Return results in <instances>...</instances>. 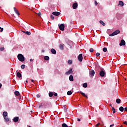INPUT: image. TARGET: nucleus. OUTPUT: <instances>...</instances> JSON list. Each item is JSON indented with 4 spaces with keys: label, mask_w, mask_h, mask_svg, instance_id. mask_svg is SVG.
<instances>
[{
    "label": "nucleus",
    "mask_w": 127,
    "mask_h": 127,
    "mask_svg": "<svg viewBox=\"0 0 127 127\" xmlns=\"http://www.w3.org/2000/svg\"><path fill=\"white\" fill-rule=\"evenodd\" d=\"M44 59H45V60H49V57H48V56H45L44 57Z\"/></svg>",
    "instance_id": "nucleus-29"
},
{
    "label": "nucleus",
    "mask_w": 127,
    "mask_h": 127,
    "mask_svg": "<svg viewBox=\"0 0 127 127\" xmlns=\"http://www.w3.org/2000/svg\"><path fill=\"white\" fill-rule=\"evenodd\" d=\"M59 27L60 30H62V31H64V29L65 28V25H64V24H61V25L59 24Z\"/></svg>",
    "instance_id": "nucleus-3"
},
{
    "label": "nucleus",
    "mask_w": 127,
    "mask_h": 127,
    "mask_svg": "<svg viewBox=\"0 0 127 127\" xmlns=\"http://www.w3.org/2000/svg\"><path fill=\"white\" fill-rule=\"evenodd\" d=\"M80 94H81V95H82V96H83L84 97H85L86 98H88V96H87L86 94H85V93H84V92H80Z\"/></svg>",
    "instance_id": "nucleus-20"
},
{
    "label": "nucleus",
    "mask_w": 127,
    "mask_h": 127,
    "mask_svg": "<svg viewBox=\"0 0 127 127\" xmlns=\"http://www.w3.org/2000/svg\"><path fill=\"white\" fill-rule=\"evenodd\" d=\"M124 125H127V121L124 122Z\"/></svg>",
    "instance_id": "nucleus-42"
},
{
    "label": "nucleus",
    "mask_w": 127,
    "mask_h": 127,
    "mask_svg": "<svg viewBox=\"0 0 127 127\" xmlns=\"http://www.w3.org/2000/svg\"><path fill=\"white\" fill-rule=\"evenodd\" d=\"M54 95L55 97H57V96L58 95L57 93H55Z\"/></svg>",
    "instance_id": "nucleus-40"
},
{
    "label": "nucleus",
    "mask_w": 127,
    "mask_h": 127,
    "mask_svg": "<svg viewBox=\"0 0 127 127\" xmlns=\"http://www.w3.org/2000/svg\"><path fill=\"white\" fill-rule=\"evenodd\" d=\"M100 125V123H98L97 125H96V127H98V126H99Z\"/></svg>",
    "instance_id": "nucleus-49"
},
{
    "label": "nucleus",
    "mask_w": 127,
    "mask_h": 127,
    "mask_svg": "<svg viewBox=\"0 0 127 127\" xmlns=\"http://www.w3.org/2000/svg\"><path fill=\"white\" fill-rule=\"evenodd\" d=\"M100 53H96V56H100Z\"/></svg>",
    "instance_id": "nucleus-39"
},
{
    "label": "nucleus",
    "mask_w": 127,
    "mask_h": 127,
    "mask_svg": "<svg viewBox=\"0 0 127 127\" xmlns=\"http://www.w3.org/2000/svg\"><path fill=\"white\" fill-rule=\"evenodd\" d=\"M30 62H32L33 61V60L32 59H30Z\"/></svg>",
    "instance_id": "nucleus-46"
},
{
    "label": "nucleus",
    "mask_w": 127,
    "mask_h": 127,
    "mask_svg": "<svg viewBox=\"0 0 127 127\" xmlns=\"http://www.w3.org/2000/svg\"><path fill=\"white\" fill-rule=\"evenodd\" d=\"M45 52V51H44V50H42V52L43 53V52Z\"/></svg>",
    "instance_id": "nucleus-50"
},
{
    "label": "nucleus",
    "mask_w": 127,
    "mask_h": 127,
    "mask_svg": "<svg viewBox=\"0 0 127 127\" xmlns=\"http://www.w3.org/2000/svg\"><path fill=\"white\" fill-rule=\"evenodd\" d=\"M15 96H19V92L16 91L14 92Z\"/></svg>",
    "instance_id": "nucleus-24"
},
{
    "label": "nucleus",
    "mask_w": 127,
    "mask_h": 127,
    "mask_svg": "<svg viewBox=\"0 0 127 127\" xmlns=\"http://www.w3.org/2000/svg\"><path fill=\"white\" fill-rule=\"evenodd\" d=\"M49 97H50V98H52V97H53V93L50 92L49 93Z\"/></svg>",
    "instance_id": "nucleus-27"
},
{
    "label": "nucleus",
    "mask_w": 127,
    "mask_h": 127,
    "mask_svg": "<svg viewBox=\"0 0 127 127\" xmlns=\"http://www.w3.org/2000/svg\"><path fill=\"white\" fill-rule=\"evenodd\" d=\"M4 119L6 122H9V119H8V118H7V117H4Z\"/></svg>",
    "instance_id": "nucleus-28"
},
{
    "label": "nucleus",
    "mask_w": 127,
    "mask_h": 127,
    "mask_svg": "<svg viewBox=\"0 0 127 127\" xmlns=\"http://www.w3.org/2000/svg\"><path fill=\"white\" fill-rule=\"evenodd\" d=\"M69 81H74V78L73 77V75H70L69 77Z\"/></svg>",
    "instance_id": "nucleus-13"
},
{
    "label": "nucleus",
    "mask_w": 127,
    "mask_h": 127,
    "mask_svg": "<svg viewBox=\"0 0 127 127\" xmlns=\"http://www.w3.org/2000/svg\"><path fill=\"white\" fill-rule=\"evenodd\" d=\"M120 32V30H117L115 31H114L113 33L110 34L109 36H115V35H117V34H119Z\"/></svg>",
    "instance_id": "nucleus-2"
},
{
    "label": "nucleus",
    "mask_w": 127,
    "mask_h": 127,
    "mask_svg": "<svg viewBox=\"0 0 127 127\" xmlns=\"http://www.w3.org/2000/svg\"><path fill=\"white\" fill-rule=\"evenodd\" d=\"M100 24H102V25H103V26H105L106 25V23H105V22H104V21L100 20L99 21Z\"/></svg>",
    "instance_id": "nucleus-18"
},
{
    "label": "nucleus",
    "mask_w": 127,
    "mask_h": 127,
    "mask_svg": "<svg viewBox=\"0 0 127 127\" xmlns=\"http://www.w3.org/2000/svg\"><path fill=\"white\" fill-rule=\"evenodd\" d=\"M14 11L15 12V13L17 15H19V12H18V10H17V9H16V8L15 7H14Z\"/></svg>",
    "instance_id": "nucleus-10"
},
{
    "label": "nucleus",
    "mask_w": 127,
    "mask_h": 127,
    "mask_svg": "<svg viewBox=\"0 0 127 127\" xmlns=\"http://www.w3.org/2000/svg\"><path fill=\"white\" fill-rule=\"evenodd\" d=\"M18 117H15L13 120V122H14V123H17V122H18Z\"/></svg>",
    "instance_id": "nucleus-15"
},
{
    "label": "nucleus",
    "mask_w": 127,
    "mask_h": 127,
    "mask_svg": "<svg viewBox=\"0 0 127 127\" xmlns=\"http://www.w3.org/2000/svg\"><path fill=\"white\" fill-rule=\"evenodd\" d=\"M37 98H40V95L37 94Z\"/></svg>",
    "instance_id": "nucleus-41"
},
{
    "label": "nucleus",
    "mask_w": 127,
    "mask_h": 127,
    "mask_svg": "<svg viewBox=\"0 0 127 127\" xmlns=\"http://www.w3.org/2000/svg\"><path fill=\"white\" fill-rule=\"evenodd\" d=\"M83 88H87L88 87V84L84 83L83 84Z\"/></svg>",
    "instance_id": "nucleus-23"
},
{
    "label": "nucleus",
    "mask_w": 127,
    "mask_h": 127,
    "mask_svg": "<svg viewBox=\"0 0 127 127\" xmlns=\"http://www.w3.org/2000/svg\"><path fill=\"white\" fill-rule=\"evenodd\" d=\"M99 75L101 77H104L105 75H106V71L103 69H101V70L99 72Z\"/></svg>",
    "instance_id": "nucleus-4"
},
{
    "label": "nucleus",
    "mask_w": 127,
    "mask_h": 127,
    "mask_svg": "<svg viewBox=\"0 0 127 127\" xmlns=\"http://www.w3.org/2000/svg\"><path fill=\"white\" fill-rule=\"evenodd\" d=\"M31 82H34V80H33V79H31Z\"/></svg>",
    "instance_id": "nucleus-52"
},
{
    "label": "nucleus",
    "mask_w": 127,
    "mask_h": 127,
    "mask_svg": "<svg viewBox=\"0 0 127 127\" xmlns=\"http://www.w3.org/2000/svg\"><path fill=\"white\" fill-rule=\"evenodd\" d=\"M60 49L61 50H64V44H61L60 45Z\"/></svg>",
    "instance_id": "nucleus-12"
},
{
    "label": "nucleus",
    "mask_w": 127,
    "mask_h": 127,
    "mask_svg": "<svg viewBox=\"0 0 127 127\" xmlns=\"http://www.w3.org/2000/svg\"><path fill=\"white\" fill-rule=\"evenodd\" d=\"M3 50H4V47H2L0 48V51H3Z\"/></svg>",
    "instance_id": "nucleus-37"
},
{
    "label": "nucleus",
    "mask_w": 127,
    "mask_h": 127,
    "mask_svg": "<svg viewBox=\"0 0 127 127\" xmlns=\"http://www.w3.org/2000/svg\"><path fill=\"white\" fill-rule=\"evenodd\" d=\"M114 126H115V125L112 124V125L110 126V127H114Z\"/></svg>",
    "instance_id": "nucleus-43"
},
{
    "label": "nucleus",
    "mask_w": 127,
    "mask_h": 127,
    "mask_svg": "<svg viewBox=\"0 0 127 127\" xmlns=\"http://www.w3.org/2000/svg\"><path fill=\"white\" fill-rule=\"evenodd\" d=\"M38 15L40 16L41 15V12H39L38 13Z\"/></svg>",
    "instance_id": "nucleus-45"
},
{
    "label": "nucleus",
    "mask_w": 127,
    "mask_h": 127,
    "mask_svg": "<svg viewBox=\"0 0 127 127\" xmlns=\"http://www.w3.org/2000/svg\"><path fill=\"white\" fill-rule=\"evenodd\" d=\"M73 73V69L70 68L68 71L65 72V75H70V74H72Z\"/></svg>",
    "instance_id": "nucleus-7"
},
{
    "label": "nucleus",
    "mask_w": 127,
    "mask_h": 127,
    "mask_svg": "<svg viewBox=\"0 0 127 127\" xmlns=\"http://www.w3.org/2000/svg\"><path fill=\"white\" fill-rule=\"evenodd\" d=\"M62 127H68V126L66 124L64 123L62 125Z\"/></svg>",
    "instance_id": "nucleus-33"
},
{
    "label": "nucleus",
    "mask_w": 127,
    "mask_h": 127,
    "mask_svg": "<svg viewBox=\"0 0 127 127\" xmlns=\"http://www.w3.org/2000/svg\"><path fill=\"white\" fill-rule=\"evenodd\" d=\"M26 83H28V81L27 80H26Z\"/></svg>",
    "instance_id": "nucleus-53"
},
{
    "label": "nucleus",
    "mask_w": 127,
    "mask_h": 127,
    "mask_svg": "<svg viewBox=\"0 0 127 127\" xmlns=\"http://www.w3.org/2000/svg\"><path fill=\"white\" fill-rule=\"evenodd\" d=\"M112 111L113 114H115L116 113V109H115V108H114V107H112Z\"/></svg>",
    "instance_id": "nucleus-32"
},
{
    "label": "nucleus",
    "mask_w": 127,
    "mask_h": 127,
    "mask_svg": "<svg viewBox=\"0 0 127 127\" xmlns=\"http://www.w3.org/2000/svg\"><path fill=\"white\" fill-rule=\"evenodd\" d=\"M90 52H94V49L90 48L89 50Z\"/></svg>",
    "instance_id": "nucleus-35"
},
{
    "label": "nucleus",
    "mask_w": 127,
    "mask_h": 127,
    "mask_svg": "<svg viewBox=\"0 0 127 127\" xmlns=\"http://www.w3.org/2000/svg\"><path fill=\"white\" fill-rule=\"evenodd\" d=\"M77 121L78 122H81V119H78Z\"/></svg>",
    "instance_id": "nucleus-47"
},
{
    "label": "nucleus",
    "mask_w": 127,
    "mask_h": 127,
    "mask_svg": "<svg viewBox=\"0 0 127 127\" xmlns=\"http://www.w3.org/2000/svg\"><path fill=\"white\" fill-rule=\"evenodd\" d=\"M21 69H24V68H25V65L22 64V65L21 66Z\"/></svg>",
    "instance_id": "nucleus-34"
},
{
    "label": "nucleus",
    "mask_w": 127,
    "mask_h": 127,
    "mask_svg": "<svg viewBox=\"0 0 127 127\" xmlns=\"http://www.w3.org/2000/svg\"><path fill=\"white\" fill-rule=\"evenodd\" d=\"M77 58L79 62H82V61H83V55L82 54H80Z\"/></svg>",
    "instance_id": "nucleus-5"
},
{
    "label": "nucleus",
    "mask_w": 127,
    "mask_h": 127,
    "mask_svg": "<svg viewBox=\"0 0 127 127\" xmlns=\"http://www.w3.org/2000/svg\"><path fill=\"white\" fill-rule=\"evenodd\" d=\"M3 31V28L0 27V32Z\"/></svg>",
    "instance_id": "nucleus-36"
},
{
    "label": "nucleus",
    "mask_w": 127,
    "mask_h": 127,
    "mask_svg": "<svg viewBox=\"0 0 127 127\" xmlns=\"http://www.w3.org/2000/svg\"><path fill=\"white\" fill-rule=\"evenodd\" d=\"M51 52L53 54H56V50H55L54 49H52L51 50Z\"/></svg>",
    "instance_id": "nucleus-17"
},
{
    "label": "nucleus",
    "mask_w": 127,
    "mask_h": 127,
    "mask_svg": "<svg viewBox=\"0 0 127 127\" xmlns=\"http://www.w3.org/2000/svg\"><path fill=\"white\" fill-rule=\"evenodd\" d=\"M95 3L96 5H98V2H97V1H95Z\"/></svg>",
    "instance_id": "nucleus-44"
},
{
    "label": "nucleus",
    "mask_w": 127,
    "mask_h": 127,
    "mask_svg": "<svg viewBox=\"0 0 127 127\" xmlns=\"http://www.w3.org/2000/svg\"><path fill=\"white\" fill-rule=\"evenodd\" d=\"M125 45H126V41H125L124 40H122L120 43V46H123Z\"/></svg>",
    "instance_id": "nucleus-8"
},
{
    "label": "nucleus",
    "mask_w": 127,
    "mask_h": 127,
    "mask_svg": "<svg viewBox=\"0 0 127 127\" xmlns=\"http://www.w3.org/2000/svg\"><path fill=\"white\" fill-rule=\"evenodd\" d=\"M118 5H120V6H124V2L122 1H120L119 2Z\"/></svg>",
    "instance_id": "nucleus-14"
},
{
    "label": "nucleus",
    "mask_w": 127,
    "mask_h": 127,
    "mask_svg": "<svg viewBox=\"0 0 127 127\" xmlns=\"http://www.w3.org/2000/svg\"><path fill=\"white\" fill-rule=\"evenodd\" d=\"M52 14H53V15H56V16H58V15H60V12H53L52 13Z\"/></svg>",
    "instance_id": "nucleus-11"
},
{
    "label": "nucleus",
    "mask_w": 127,
    "mask_h": 127,
    "mask_svg": "<svg viewBox=\"0 0 127 127\" xmlns=\"http://www.w3.org/2000/svg\"><path fill=\"white\" fill-rule=\"evenodd\" d=\"M68 64H69V65H71V64H72V62L71 60H69L67 61Z\"/></svg>",
    "instance_id": "nucleus-31"
},
{
    "label": "nucleus",
    "mask_w": 127,
    "mask_h": 127,
    "mask_svg": "<svg viewBox=\"0 0 127 127\" xmlns=\"http://www.w3.org/2000/svg\"><path fill=\"white\" fill-rule=\"evenodd\" d=\"M116 103H117V104H121V99H117L116 100Z\"/></svg>",
    "instance_id": "nucleus-26"
},
{
    "label": "nucleus",
    "mask_w": 127,
    "mask_h": 127,
    "mask_svg": "<svg viewBox=\"0 0 127 127\" xmlns=\"http://www.w3.org/2000/svg\"><path fill=\"white\" fill-rule=\"evenodd\" d=\"M50 17H51V19H52V20L54 19V15H51Z\"/></svg>",
    "instance_id": "nucleus-38"
},
{
    "label": "nucleus",
    "mask_w": 127,
    "mask_h": 127,
    "mask_svg": "<svg viewBox=\"0 0 127 127\" xmlns=\"http://www.w3.org/2000/svg\"><path fill=\"white\" fill-rule=\"evenodd\" d=\"M17 58L21 62H23V61L25 60L24 56H23L21 54H19L18 55Z\"/></svg>",
    "instance_id": "nucleus-1"
},
{
    "label": "nucleus",
    "mask_w": 127,
    "mask_h": 127,
    "mask_svg": "<svg viewBox=\"0 0 127 127\" xmlns=\"http://www.w3.org/2000/svg\"><path fill=\"white\" fill-rule=\"evenodd\" d=\"M23 32L24 33H25V34H27V35H30V34H31V33H30V32H28V31H23Z\"/></svg>",
    "instance_id": "nucleus-16"
},
{
    "label": "nucleus",
    "mask_w": 127,
    "mask_h": 127,
    "mask_svg": "<svg viewBox=\"0 0 127 127\" xmlns=\"http://www.w3.org/2000/svg\"><path fill=\"white\" fill-rule=\"evenodd\" d=\"M1 86L2 85H1V84L0 83V88H1Z\"/></svg>",
    "instance_id": "nucleus-51"
},
{
    "label": "nucleus",
    "mask_w": 127,
    "mask_h": 127,
    "mask_svg": "<svg viewBox=\"0 0 127 127\" xmlns=\"http://www.w3.org/2000/svg\"><path fill=\"white\" fill-rule=\"evenodd\" d=\"M67 95H68V96H71V95H72V91H67Z\"/></svg>",
    "instance_id": "nucleus-22"
},
{
    "label": "nucleus",
    "mask_w": 127,
    "mask_h": 127,
    "mask_svg": "<svg viewBox=\"0 0 127 127\" xmlns=\"http://www.w3.org/2000/svg\"><path fill=\"white\" fill-rule=\"evenodd\" d=\"M3 118L5 117H7V112H4L3 113Z\"/></svg>",
    "instance_id": "nucleus-21"
},
{
    "label": "nucleus",
    "mask_w": 127,
    "mask_h": 127,
    "mask_svg": "<svg viewBox=\"0 0 127 127\" xmlns=\"http://www.w3.org/2000/svg\"><path fill=\"white\" fill-rule=\"evenodd\" d=\"M125 111H126V112H127V107H126L125 108Z\"/></svg>",
    "instance_id": "nucleus-48"
},
{
    "label": "nucleus",
    "mask_w": 127,
    "mask_h": 127,
    "mask_svg": "<svg viewBox=\"0 0 127 127\" xmlns=\"http://www.w3.org/2000/svg\"><path fill=\"white\" fill-rule=\"evenodd\" d=\"M77 6H78V3H74L72 5V8H73V9H76V8H77Z\"/></svg>",
    "instance_id": "nucleus-9"
},
{
    "label": "nucleus",
    "mask_w": 127,
    "mask_h": 127,
    "mask_svg": "<svg viewBox=\"0 0 127 127\" xmlns=\"http://www.w3.org/2000/svg\"><path fill=\"white\" fill-rule=\"evenodd\" d=\"M103 51L104 52H107V51H108V49H107V48H104L103 49Z\"/></svg>",
    "instance_id": "nucleus-30"
},
{
    "label": "nucleus",
    "mask_w": 127,
    "mask_h": 127,
    "mask_svg": "<svg viewBox=\"0 0 127 127\" xmlns=\"http://www.w3.org/2000/svg\"><path fill=\"white\" fill-rule=\"evenodd\" d=\"M89 75L91 76V77H94V75H95V71L93 69L90 70Z\"/></svg>",
    "instance_id": "nucleus-6"
},
{
    "label": "nucleus",
    "mask_w": 127,
    "mask_h": 127,
    "mask_svg": "<svg viewBox=\"0 0 127 127\" xmlns=\"http://www.w3.org/2000/svg\"><path fill=\"white\" fill-rule=\"evenodd\" d=\"M110 106L112 107V105L111 104H110Z\"/></svg>",
    "instance_id": "nucleus-54"
},
{
    "label": "nucleus",
    "mask_w": 127,
    "mask_h": 127,
    "mask_svg": "<svg viewBox=\"0 0 127 127\" xmlns=\"http://www.w3.org/2000/svg\"><path fill=\"white\" fill-rule=\"evenodd\" d=\"M17 76L18 77V78H21V73H20V72H18L17 73Z\"/></svg>",
    "instance_id": "nucleus-19"
},
{
    "label": "nucleus",
    "mask_w": 127,
    "mask_h": 127,
    "mask_svg": "<svg viewBox=\"0 0 127 127\" xmlns=\"http://www.w3.org/2000/svg\"><path fill=\"white\" fill-rule=\"evenodd\" d=\"M124 107H120V108H119V111H120V112H124Z\"/></svg>",
    "instance_id": "nucleus-25"
}]
</instances>
